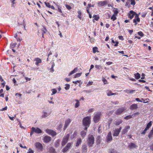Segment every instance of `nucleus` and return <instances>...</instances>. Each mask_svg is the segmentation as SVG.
<instances>
[{
    "label": "nucleus",
    "mask_w": 153,
    "mask_h": 153,
    "mask_svg": "<svg viewBox=\"0 0 153 153\" xmlns=\"http://www.w3.org/2000/svg\"><path fill=\"white\" fill-rule=\"evenodd\" d=\"M88 143L89 146H91L94 143V137L91 135H89L88 136Z\"/></svg>",
    "instance_id": "obj_1"
},
{
    "label": "nucleus",
    "mask_w": 153,
    "mask_h": 153,
    "mask_svg": "<svg viewBox=\"0 0 153 153\" xmlns=\"http://www.w3.org/2000/svg\"><path fill=\"white\" fill-rule=\"evenodd\" d=\"M93 117V120L95 123H98L100 120V113H97L94 114Z\"/></svg>",
    "instance_id": "obj_2"
},
{
    "label": "nucleus",
    "mask_w": 153,
    "mask_h": 153,
    "mask_svg": "<svg viewBox=\"0 0 153 153\" xmlns=\"http://www.w3.org/2000/svg\"><path fill=\"white\" fill-rule=\"evenodd\" d=\"M91 118L90 117L87 116L83 119V123L84 126H87L90 124Z\"/></svg>",
    "instance_id": "obj_3"
},
{
    "label": "nucleus",
    "mask_w": 153,
    "mask_h": 153,
    "mask_svg": "<svg viewBox=\"0 0 153 153\" xmlns=\"http://www.w3.org/2000/svg\"><path fill=\"white\" fill-rule=\"evenodd\" d=\"M122 128L121 127H120L119 128L114 129L113 131V135L114 137L118 136Z\"/></svg>",
    "instance_id": "obj_4"
},
{
    "label": "nucleus",
    "mask_w": 153,
    "mask_h": 153,
    "mask_svg": "<svg viewBox=\"0 0 153 153\" xmlns=\"http://www.w3.org/2000/svg\"><path fill=\"white\" fill-rule=\"evenodd\" d=\"M69 136V134H68L65 135L63 137L62 142V146H64L67 143Z\"/></svg>",
    "instance_id": "obj_5"
},
{
    "label": "nucleus",
    "mask_w": 153,
    "mask_h": 153,
    "mask_svg": "<svg viewBox=\"0 0 153 153\" xmlns=\"http://www.w3.org/2000/svg\"><path fill=\"white\" fill-rule=\"evenodd\" d=\"M45 131L53 137L56 136L57 134L56 132L52 130L46 129Z\"/></svg>",
    "instance_id": "obj_6"
},
{
    "label": "nucleus",
    "mask_w": 153,
    "mask_h": 153,
    "mask_svg": "<svg viewBox=\"0 0 153 153\" xmlns=\"http://www.w3.org/2000/svg\"><path fill=\"white\" fill-rule=\"evenodd\" d=\"M35 146L36 148L40 151H42L43 149L42 145L39 142H36L35 143Z\"/></svg>",
    "instance_id": "obj_7"
},
{
    "label": "nucleus",
    "mask_w": 153,
    "mask_h": 153,
    "mask_svg": "<svg viewBox=\"0 0 153 153\" xmlns=\"http://www.w3.org/2000/svg\"><path fill=\"white\" fill-rule=\"evenodd\" d=\"M109 1L105 0L103 1H100L98 2V4L99 6L102 7L106 5L108 3Z\"/></svg>",
    "instance_id": "obj_8"
},
{
    "label": "nucleus",
    "mask_w": 153,
    "mask_h": 153,
    "mask_svg": "<svg viewBox=\"0 0 153 153\" xmlns=\"http://www.w3.org/2000/svg\"><path fill=\"white\" fill-rule=\"evenodd\" d=\"M71 120L70 119H67L65 121V124L63 128V129L64 130H65L67 128V127L68 126L69 123L71 122Z\"/></svg>",
    "instance_id": "obj_9"
},
{
    "label": "nucleus",
    "mask_w": 153,
    "mask_h": 153,
    "mask_svg": "<svg viewBox=\"0 0 153 153\" xmlns=\"http://www.w3.org/2000/svg\"><path fill=\"white\" fill-rule=\"evenodd\" d=\"M107 139L108 141H111L112 140V137L111 135V131H109L107 135Z\"/></svg>",
    "instance_id": "obj_10"
},
{
    "label": "nucleus",
    "mask_w": 153,
    "mask_h": 153,
    "mask_svg": "<svg viewBox=\"0 0 153 153\" xmlns=\"http://www.w3.org/2000/svg\"><path fill=\"white\" fill-rule=\"evenodd\" d=\"M136 14H137L134 12L132 10H131L130 11L129 13L128 17L131 19L134 17V15L136 16Z\"/></svg>",
    "instance_id": "obj_11"
},
{
    "label": "nucleus",
    "mask_w": 153,
    "mask_h": 153,
    "mask_svg": "<svg viewBox=\"0 0 153 153\" xmlns=\"http://www.w3.org/2000/svg\"><path fill=\"white\" fill-rule=\"evenodd\" d=\"M32 131H34L36 133L39 134L42 132V131L38 128L32 127Z\"/></svg>",
    "instance_id": "obj_12"
},
{
    "label": "nucleus",
    "mask_w": 153,
    "mask_h": 153,
    "mask_svg": "<svg viewBox=\"0 0 153 153\" xmlns=\"http://www.w3.org/2000/svg\"><path fill=\"white\" fill-rule=\"evenodd\" d=\"M50 114L49 113H48L44 111L42 113V114L41 117L42 118H45L48 117Z\"/></svg>",
    "instance_id": "obj_13"
},
{
    "label": "nucleus",
    "mask_w": 153,
    "mask_h": 153,
    "mask_svg": "<svg viewBox=\"0 0 153 153\" xmlns=\"http://www.w3.org/2000/svg\"><path fill=\"white\" fill-rule=\"evenodd\" d=\"M51 139V137L48 136H45L44 138V141L45 143H48L50 142Z\"/></svg>",
    "instance_id": "obj_14"
},
{
    "label": "nucleus",
    "mask_w": 153,
    "mask_h": 153,
    "mask_svg": "<svg viewBox=\"0 0 153 153\" xmlns=\"http://www.w3.org/2000/svg\"><path fill=\"white\" fill-rule=\"evenodd\" d=\"M34 61H36L35 64L37 66H39V64L42 62L41 59L39 58H36L34 59Z\"/></svg>",
    "instance_id": "obj_15"
},
{
    "label": "nucleus",
    "mask_w": 153,
    "mask_h": 153,
    "mask_svg": "<svg viewBox=\"0 0 153 153\" xmlns=\"http://www.w3.org/2000/svg\"><path fill=\"white\" fill-rule=\"evenodd\" d=\"M130 128V126H127L125 127V128L123 129L122 131V133L123 134H124L127 132L128 129Z\"/></svg>",
    "instance_id": "obj_16"
},
{
    "label": "nucleus",
    "mask_w": 153,
    "mask_h": 153,
    "mask_svg": "<svg viewBox=\"0 0 153 153\" xmlns=\"http://www.w3.org/2000/svg\"><path fill=\"white\" fill-rule=\"evenodd\" d=\"M124 111V109L123 108H120L118 109L115 112V114L117 115L121 114Z\"/></svg>",
    "instance_id": "obj_17"
},
{
    "label": "nucleus",
    "mask_w": 153,
    "mask_h": 153,
    "mask_svg": "<svg viewBox=\"0 0 153 153\" xmlns=\"http://www.w3.org/2000/svg\"><path fill=\"white\" fill-rule=\"evenodd\" d=\"M138 108L137 105L136 104H133L130 105V109L132 110L134 109H137Z\"/></svg>",
    "instance_id": "obj_18"
},
{
    "label": "nucleus",
    "mask_w": 153,
    "mask_h": 153,
    "mask_svg": "<svg viewBox=\"0 0 153 153\" xmlns=\"http://www.w3.org/2000/svg\"><path fill=\"white\" fill-rule=\"evenodd\" d=\"M136 147V145L133 143H130L128 146V147L131 149L135 148Z\"/></svg>",
    "instance_id": "obj_19"
},
{
    "label": "nucleus",
    "mask_w": 153,
    "mask_h": 153,
    "mask_svg": "<svg viewBox=\"0 0 153 153\" xmlns=\"http://www.w3.org/2000/svg\"><path fill=\"white\" fill-rule=\"evenodd\" d=\"M148 137L149 139H152L153 137V127L148 135Z\"/></svg>",
    "instance_id": "obj_20"
},
{
    "label": "nucleus",
    "mask_w": 153,
    "mask_h": 153,
    "mask_svg": "<svg viewBox=\"0 0 153 153\" xmlns=\"http://www.w3.org/2000/svg\"><path fill=\"white\" fill-rule=\"evenodd\" d=\"M87 151V146L86 145H84L82 146V152L85 153Z\"/></svg>",
    "instance_id": "obj_21"
},
{
    "label": "nucleus",
    "mask_w": 153,
    "mask_h": 153,
    "mask_svg": "<svg viewBox=\"0 0 153 153\" xmlns=\"http://www.w3.org/2000/svg\"><path fill=\"white\" fill-rule=\"evenodd\" d=\"M78 68H74V69L70 73L68 74V76H70L72 75L73 74L76 73L77 71Z\"/></svg>",
    "instance_id": "obj_22"
},
{
    "label": "nucleus",
    "mask_w": 153,
    "mask_h": 153,
    "mask_svg": "<svg viewBox=\"0 0 153 153\" xmlns=\"http://www.w3.org/2000/svg\"><path fill=\"white\" fill-rule=\"evenodd\" d=\"M95 68H96L97 70L99 71H102L103 69L102 66L100 65H95Z\"/></svg>",
    "instance_id": "obj_23"
},
{
    "label": "nucleus",
    "mask_w": 153,
    "mask_h": 153,
    "mask_svg": "<svg viewBox=\"0 0 153 153\" xmlns=\"http://www.w3.org/2000/svg\"><path fill=\"white\" fill-rule=\"evenodd\" d=\"M107 95L108 96H112L116 94V93H113L110 90H108L106 91Z\"/></svg>",
    "instance_id": "obj_24"
},
{
    "label": "nucleus",
    "mask_w": 153,
    "mask_h": 153,
    "mask_svg": "<svg viewBox=\"0 0 153 153\" xmlns=\"http://www.w3.org/2000/svg\"><path fill=\"white\" fill-rule=\"evenodd\" d=\"M135 17H136V18L133 19V22L134 23H136L137 22H139L140 21V19L138 17V15L137 14H136Z\"/></svg>",
    "instance_id": "obj_25"
},
{
    "label": "nucleus",
    "mask_w": 153,
    "mask_h": 153,
    "mask_svg": "<svg viewBox=\"0 0 153 153\" xmlns=\"http://www.w3.org/2000/svg\"><path fill=\"white\" fill-rule=\"evenodd\" d=\"M41 30L42 32H43L44 33H45L48 31L46 27L44 25H43L42 26V27L41 28Z\"/></svg>",
    "instance_id": "obj_26"
},
{
    "label": "nucleus",
    "mask_w": 153,
    "mask_h": 153,
    "mask_svg": "<svg viewBox=\"0 0 153 153\" xmlns=\"http://www.w3.org/2000/svg\"><path fill=\"white\" fill-rule=\"evenodd\" d=\"M108 153H118L116 150L113 149H109Z\"/></svg>",
    "instance_id": "obj_27"
},
{
    "label": "nucleus",
    "mask_w": 153,
    "mask_h": 153,
    "mask_svg": "<svg viewBox=\"0 0 153 153\" xmlns=\"http://www.w3.org/2000/svg\"><path fill=\"white\" fill-rule=\"evenodd\" d=\"M86 131H82L81 132V135L82 137L84 138L85 137V135H86Z\"/></svg>",
    "instance_id": "obj_28"
},
{
    "label": "nucleus",
    "mask_w": 153,
    "mask_h": 153,
    "mask_svg": "<svg viewBox=\"0 0 153 153\" xmlns=\"http://www.w3.org/2000/svg\"><path fill=\"white\" fill-rule=\"evenodd\" d=\"M77 133L76 131H75L73 134V135H71V139H73L74 138H75L76 136L77 135Z\"/></svg>",
    "instance_id": "obj_29"
},
{
    "label": "nucleus",
    "mask_w": 153,
    "mask_h": 153,
    "mask_svg": "<svg viewBox=\"0 0 153 153\" xmlns=\"http://www.w3.org/2000/svg\"><path fill=\"white\" fill-rule=\"evenodd\" d=\"M82 141L81 139L80 138H79L77 140V141L76 146H78L81 143Z\"/></svg>",
    "instance_id": "obj_30"
},
{
    "label": "nucleus",
    "mask_w": 153,
    "mask_h": 153,
    "mask_svg": "<svg viewBox=\"0 0 153 153\" xmlns=\"http://www.w3.org/2000/svg\"><path fill=\"white\" fill-rule=\"evenodd\" d=\"M113 12L114 13L113 14L117 16V14L119 13L118 11L117 10V9L116 8H114L113 9Z\"/></svg>",
    "instance_id": "obj_31"
},
{
    "label": "nucleus",
    "mask_w": 153,
    "mask_h": 153,
    "mask_svg": "<svg viewBox=\"0 0 153 153\" xmlns=\"http://www.w3.org/2000/svg\"><path fill=\"white\" fill-rule=\"evenodd\" d=\"M60 140L59 139H58L56 141L55 143V145L56 147H58L59 144V143H60Z\"/></svg>",
    "instance_id": "obj_32"
},
{
    "label": "nucleus",
    "mask_w": 153,
    "mask_h": 153,
    "mask_svg": "<svg viewBox=\"0 0 153 153\" xmlns=\"http://www.w3.org/2000/svg\"><path fill=\"white\" fill-rule=\"evenodd\" d=\"M134 75L135 78L137 79H139L140 78V75L138 73L134 74Z\"/></svg>",
    "instance_id": "obj_33"
},
{
    "label": "nucleus",
    "mask_w": 153,
    "mask_h": 153,
    "mask_svg": "<svg viewBox=\"0 0 153 153\" xmlns=\"http://www.w3.org/2000/svg\"><path fill=\"white\" fill-rule=\"evenodd\" d=\"M152 121H150L147 125L146 128L149 129L152 125Z\"/></svg>",
    "instance_id": "obj_34"
},
{
    "label": "nucleus",
    "mask_w": 153,
    "mask_h": 153,
    "mask_svg": "<svg viewBox=\"0 0 153 153\" xmlns=\"http://www.w3.org/2000/svg\"><path fill=\"white\" fill-rule=\"evenodd\" d=\"M75 101L76 102L75 104V108H77L79 106V101L77 100H75Z\"/></svg>",
    "instance_id": "obj_35"
},
{
    "label": "nucleus",
    "mask_w": 153,
    "mask_h": 153,
    "mask_svg": "<svg viewBox=\"0 0 153 153\" xmlns=\"http://www.w3.org/2000/svg\"><path fill=\"white\" fill-rule=\"evenodd\" d=\"M82 74V73H76L74 75V78H76L77 77H79V76H81Z\"/></svg>",
    "instance_id": "obj_36"
},
{
    "label": "nucleus",
    "mask_w": 153,
    "mask_h": 153,
    "mask_svg": "<svg viewBox=\"0 0 153 153\" xmlns=\"http://www.w3.org/2000/svg\"><path fill=\"white\" fill-rule=\"evenodd\" d=\"M97 50V47H95L94 48H93V53H95L97 52H99V51Z\"/></svg>",
    "instance_id": "obj_37"
},
{
    "label": "nucleus",
    "mask_w": 153,
    "mask_h": 153,
    "mask_svg": "<svg viewBox=\"0 0 153 153\" xmlns=\"http://www.w3.org/2000/svg\"><path fill=\"white\" fill-rule=\"evenodd\" d=\"M16 96V97L18 98V97L20 99H21L22 94L20 93H16L15 94Z\"/></svg>",
    "instance_id": "obj_38"
},
{
    "label": "nucleus",
    "mask_w": 153,
    "mask_h": 153,
    "mask_svg": "<svg viewBox=\"0 0 153 153\" xmlns=\"http://www.w3.org/2000/svg\"><path fill=\"white\" fill-rule=\"evenodd\" d=\"M123 121L121 120L118 121H116L115 124L116 126H118L120 124L122 123Z\"/></svg>",
    "instance_id": "obj_39"
},
{
    "label": "nucleus",
    "mask_w": 153,
    "mask_h": 153,
    "mask_svg": "<svg viewBox=\"0 0 153 153\" xmlns=\"http://www.w3.org/2000/svg\"><path fill=\"white\" fill-rule=\"evenodd\" d=\"M148 129V128H146L141 133V134L143 135L145 134Z\"/></svg>",
    "instance_id": "obj_40"
},
{
    "label": "nucleus",
    "mask_w": 153,
    "mask_h": 153,
    "mask_svg": "<svg viewBox=\"0 0 153 153\" xmlns=\"http://www.w3.org/2000/svg\"><path fill=\"white\" fill-rule=\"evenodd\" d=\"M73 82L74 83L75 85H77V83H80L81 82V84H82V82H81L80 80H77L76 81H73Z\"/></svg>",
    "instance_id": "obj_41"
},
{
    "label": "nucleus",
    "mask_w": 153,
    "mask_h": 153,
    "mask_svg": "<svg viewBox=\"0 0 153 153\" xmlns=\"http://www.w3.org/2000/svg\"><path fill=\"white\" fill-rule=\"evenodd\" d=\"M65 89L66 90H68L70 88V85L68 84H66L65 85Z\"/></svg>",
    "instance_id": "obj_42"
},
{
    "label": "nucleus",
    "mask_w": 153,
    "mask_h": 153,
    "mask_svg": "<svg viewBox=\"0 0 153 153\" xmlns=\"http://www.w3.org/2000/svg\"><path fill=\"white\" fill-rule=\"evenodd\" d=\"M116 15L113 14L111 17V19H112L113 21H114L117 19L116 17Z\"/></svg>",
    "instance_id": "obj_43"
},
{
    "label": "nucleus",
    "mask_w": 153,
    "mask_h": 153,
    "mask_svg": "<svg viewBox=\"0 0 153 153\" xmlns=\"http://www.w3.org/2000/svg\"><path fill=\"white\" fill-rule=\"evenodd\" d=\"M132 117H133V116H132V115H129L125 117H124V119L126 120H128L129 119L131 118Z\"/></svg>",
    "instance_id": "obj_44"
},
{
    "label": "nucleus",
    "mask_w": 153,
    "mask_h": 153,
    "mask_svg": "<svg viewBox=\"0 0 153 153\" xmlns=\"http://www.w3.org/2000/svg\"><path fill=\"white\" fill-rule=\"evenodd\" d=\"M51 91H52V93L51 94L52 95L55 94L57 92V90L55 89H52Z\"/></svg>",
    "instance_id": "obj_45"
},
{
    "label": "nucleus",
    "mask_w": 153,
    "mask_h": 153,
    "mask_svg": "<svg viewBox=\"0 0 153 153\" xmlns=\"http://www.w3.org/2000/svg\"><path fill=\"white\" fill-rule=\"evenodd\" d=\"M50 151L51 153H55V150L52 147H51L50 149Z\"/></svg>",
    "instance_id": "obj_46"
},
{
    "label": "nucleus",
    "mask_w": 153,
    "mask_h": 153,
    "mask_svg": "<svg viewBox=\"0 0 153 153\" xmlns=\"http://www.w3.org/2000/svg\"><path fill=\"white\" fill-rule=\"evenodd\" d=\"M72 145V143H67L66 146L69 149L71 146Z\"/></svg>",
    "instance_id": "obj_47"
},
{
    "label": "nucleus",
    "mask_w": 153,
    "mask_h": 153,
    "mask_svg": "<svg viewBox=\"0 0 153 153\" xmlns=\"http://www.w3.org/2000/svg\"><path fill=\"white\" fill-rule=\"evenodd\" d=\"M69 149L67 148L66 146L62 150V151L63 152H65L67 151Z\"/></svg>",
    "instance_id": "obj_48"
},
{
    "label": "nucleus",
    "mask_w": 153,
    "mask_h": 153,
    "mask_svg": "<svg viewBox=\"0 0 153 153\" xmlns=\"http://www.w3.org/2000/svg\"><path fill=\"white\" fill-rule=\"evenodd\" d=\"M34 151L32 150L30 148H29L27 153H33Z\"/></svg>",
    "instance_id": "obj_49"
},
{
    "label": "nucleus",
    "mask_w": 153,
    "mask_h": 153,
    "mask_svg": "<svg viewBox=\"0 0 153 153\" xmlns=\"http://www.w3.org/2000/svg\"><path fill=\"white\" fill-rule=\"evenodd\" d=\"M16 44L13 43H11L10 45V48H13L16 45Z\"/></svg>",
    "instance_id": "obj_50"
},
{
    "label": "nucleus",
    "mask_w": 153,
    "mask_h": 153,
    "mask_svg": "<svg viewBox=\"0 0 153 153\" xmlns=\"http://www.w3.org/2000/svg\"><path fill=\"white\" fill-rule=\"evenodd\" d=\"M140 113L137 112L132 114V116L133 117H135L136 115H138Z\"/></svg>",
    "instance_id": "obj_51"
},
{
    "label": "nucleus",
    "mask_w": 153,
    "mask_h": 153,
    "mask_svg": "<svg viewBox=\"0 0 153 153\" xmlns=\"http://www.w3.org/2000/svg\"><path fill=\"white\" fill-rule=\"evenodd\" d=\"M135 0H131V4L132 5H134L135 4Z\"/></svg>",
    "instance_id": "obj_52"
},
{
    "label": "nucleus",
    "mask_w": 153,
    "mask_h": 153,
    "mask_svg": "<svg viewBox=\"0 0 153 153\" xmlns=\"http://www.w3.org/2000/svg\"><path fill=\"white\" fill-rule=\"evenodd\" d=\"M45 4L47 7L49 8H50L51 5L49 3L45 2Z\"/></svg>",
    "instance_id": "obj_53"
},
{
    "label": "nucleus",
    "mask_w": 153,
    "mask_h": 153,
    "mask_svg": "<svg viewBox=\"0 0 153 153\" xmlns=\"http://www.w3.org/2000/svg\"><path fill=\"white\" fill-rule=\"evenodd\" d=\"M95 17V18H94V19L97 21L99 19V17L97 16L96 15H94L93 16V17Z\"/></svg>",
    "instance_id": "obj_54"
},
{
    "label": "nucleus",
    "mask_w": 153,
    "mask_h": 153,
    "mask_svg": "<svg viewBox=\"0 0 153 153\" xmlns=\"http://www.w3.org/2000/svg\"><path fill=\"white\" fill-rule=\"evenodd\" d=\"M66 8L68 10H70L71 9V7L68 5H65Z\"/></svg>",
    "instance_id": "obj_55"
},
{
    "label": "nucleus",
    "mask_w": 153,
    "mask_h": 153,
    "mask_svg": "<svg viewBox=\"0 0 153 153\" xmlns=\"http://www.w3.org/2000/svg\"><path fill=\"white\" fill-rule=\"evenodd\" d=\"M93 83V82L92 81H89L88 84H87V86H88L89 85H92Z\"/></svg>",
    "instance_id": "obj_56"
},
{
    "label": "nucleus",
    "mask_w": 153,
    "mask_h": 153,
    "mask_svg": "<svg viewBox=\"0 0 153 153\" xmlns=\"http://www.w3.org/2000/svg\"><path fill=\"white\" fill-rule=\"evenodd\" d=\"M78 18H79V19H81V17L80 16H81V12L80 11H78Z\"/></svg>",
    "instance_id": "obj_57"
},
{
    "label": "nucleus",
    "mask_w": 153,
    "mask_h": 153,
    "mask_svg": "<svg viewBox=\"0 0 153 153\" xmlns=\"http://www.w3.org/2000/svg\"><path fill=\"white\" fill-rule=\"evenodd\" d=\"M138 34L140 35L141 36H143V33L141 31H139L138 32Z\"/></svg>",
    "instance_id": "obj_58"
},
{
    "label": "nucleus",
    "mask_w": 153,
    "mask_h": 153,
    "mask_svg": "<svg viewBox=\"0 0 153 153\" xmlns=\"http://www.w3.org/2000/svg\"><path fill=\"white\" fill-rule=\"evenodd\" d=\"M102 81L104 84H106L107 82V81L104 78L102 79Z\"/></svg>",
    "instance_id": "obj_59"
},
{
    "label": "nucleus",
    "mask_w": 153,
    "mask_h": 153,
    "mask_svg": "<svg viewBox=\"0 0 153 153\" xmlns=\"http://www.w3.org/2000/svg\"><path fill=\"white\" fill-rule=\"evenodd\" d=\"M65 79L67 82H69L71 80V79H70V78H67V77H66V78H65Z\"/></svg>",
    "instance_id": "obj_60"
},
{
    "label": "nucleus",
    "mask_w": 153,
    "mask_h": 153,
    "mask_svg": "<svg viewBox=\"0 0 153 153\" xmlns=\"http://www.w3.org/2000/svg\"><path fill=\"white\" fill-rule=\"evenodd\" d=\"M118 38H119V39L121 40H123L124 39H123V37L122 36H118Z\"/></svg>",
    "instance_id": "obj_61"
},
{
    "label": "nucleus",
    "mask_w": 153,
    "mask_h": 153,
    "mask_svg": "<svg viewBox=\"0 0 153 153\" xmlns=\"http://www.w3.org/2000/svg\"><path fill=\"white\" fill-rule=\"evenodd\" d=\"M7 107L6 106L5 107L2 108V109L1 110V111H4L6 110H7Z\"/></svg>",
    "instance_id": "obj_62"
},
{
    "label": "nucleus",
    "mask_w": 153,
    "mask_h": 153,
    "mask_svg": "<svg viewBox=\"0 0 153 153\" xmlns=\"http://www.w3.org/2000/svg\"><path fill=\"white\" fill-rule=\"evenodd\" d=\"M19 146L21 147L22 148H23L24 149H27V147H26V146H23L21 144H20Z\"/></svg>",
    "instance_id": "obj_63"
},
{
    "label": "nucleus",
    "mask_w": 153,
    "mask_h": 153,
    "mask_svg": "<svg viewBox=\"0 0 153 153\" xmlns=\"http://www.w3.org/2000/svg\"><path fill=\"white\" fill-rule=\"evenodd\" d=\"M93 111V108H91L89 109V110L88 111V113H90Z\"/></svg>",
    "instance_id": "obj_64"
}]
</instances>
